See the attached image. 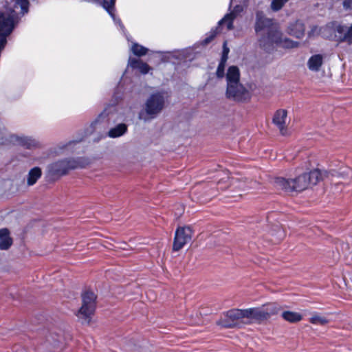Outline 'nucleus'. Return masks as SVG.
I'll list each match as a JSON object with an SVG mask.
<instances>
[{
	"label": "nucleus",
	"mask_w": 352,
	"mask_h": 352,
	"mask_svg": "<svg viewBox=\"0 0 352 352\" xmlns=\"http://www.w3.org/2000/svg\"><path fill=\"white\" fill-rule=\"evenodd\" d=\"M79 166L78 162L73 159L60 160L50 164L47 166V173L52 176L60 177Z\"/></svg>",
	"instance_id": "5"
},
{
	"label": "nucleus",
	"mask_w": 352,
	"mask_h": 352,
	"mask_svg": "<svg viewBox=\"0 0 352 352\" xmlns=\"http://www.w3.org/2000/svg\"><path fill=\"white\" fill-rule=\"evenodd\" d=\"M324 63V56L322 54H317L312 55L307 60V66L308 69L314 72H319Z\"/></svg>",
	"instance_id": "14"
},
{
	"label": "nucleus",
	"mask_w": 352,
	"mask_h": 352,
	"mask_svg": "<svg viewBox=\"0 0 352 352\" xmlns=\"http://www.w3.org/2000/svg\"><path fill=\"white\" fill-rule=\"evenodd\" d=\"M192 236V230L188 226L178 228L175 234L173 250L179 251L189 243Z\"/></svg>",
	"instance_id": "8"
},
{
	"label": "nucleus",
	"mask_w": 352,
	"mask_h": 352,
	"mask_svg": "<svg viewBox=\"0 0 352 352\" xmlns=\"http://www.w3.org/2000/svg\"><path fill=\"white\" fill-rule=\"evenodd\" d=\"M325 175V172H323L318 168L310 170L309 173H307V180L309 185H316L323 179Z\"/></svg>",
	"instance_id": "18"
},
{
	"label": "nucleus",
	"mask_w": 352,
	"mask_h": 352,
	"mask_svg": "<svg viewBox=\"0 0 352 352\" xmlns=\"http://www.w3.org/2000/svg\"><path fill=\"white\" fill-rule=\"evenodd\" d=\"M288 0H273L271 4L272 9L274 11L279 10Z\"/></svg>",
	"instance_id": "27"
},
{
	"label": "nucleus",
	"mask_w": 352,
	"mask_h": 352,
	"mask_svg": "<svg viewBox=\"0 0 352 352\" xmlns=\"http://www.w3.org/2000/svg\"><path fill=\"white\" fill-rule=\"evenodd\" d=\"M309 320L311 324L316 325H325L329 322V320L326 317L322 316L316 313L313 314Z\"/></svg>",
	"instance_id": "25"
},
{
	"label": "nucleus",
	"mask_w": 352,
	"mask_h": 352,
	"mask_svg": "<svg viewBox=\"0 0 352 352\" xmlns=\"http://www.w3.org/2000/svg\"><path fill=\"white\" fill-rule=\"evenodd\" d=\"M132 52L138 56H142L146 54L148 52V49L141 45H139L137 43H133L131 48Z\"/></svg>",
	"instance_id": "26"
},
{
	"label": "nucleus",
	"mask_w": 352,
	"mask_h": 352,
	"mask_svg": "<svg viewBox=\"0 0 352 352\" xmlns=\"http://www.w3.org/2000/svg\"><path fill=\"white\" fill-rule=\"evenodd\" d=\"M126 130H127V127H126V124H119L114 128H112L111 129L109 130V131L108 133V135L110 138H118V137L122 135L124 133H125Z\"/></svg>",
	"instance_id": "23"
},
{
	"label": "nucleus",
	"mask_w": 352,
	"mask_h": 352,
	"mask_svg": "<svg viewBox=\"0 0 352 352\" xmlns=\"http://www.w3.org/2000/svg\"><path fill=\"white\" fill-rule=\"evenodd\" d=\"M116 20L113 21L116 24H118L120 27L121 30L124 32L125 30V28H124L123 24L122 23L121 20L120 19L116 18Z\"/></svg>",
	"instance_id": "32"
},
{
	"label": "nucleus",
	"mask_w": 352,
	"mask_h": 352,
	"mask_svg": "<svg viewBox=\"0 0 352 352\" xmlns=\"http://www.w3.org/2000/svg\"><path fill=\"white\" fill-rule=\"evenodd\" d=\"M115 3L116 0H103L102 2V6L104 9L109 13V14L111 16L113 21H116L115 16Z\"/></svg>",
	"instance_id": "24"
},
{
	"label": "nucleus",
	"mask_w": 352,
	"mask_h": 352,
	"mask_svg": "<svg viewBox=\"0 0 352 352\" xmlns=\"http://www.w3.org/2000/svg\"><path fill=\"white\" fill-rule=\"evenodd\" d=\"M243 11V7L241 6H236L234 10L227 14L219 22V27L221 25H226L227 30H230L233 28V21L236 16Z\"/></svg>",
	"instance_id": "13"
},
{
	"label": "nucleus",
	"mask_w": 352,
	"mask_h": 352,
	"mask_svg": "<svg viewBox=\"0 0 352 352\" xmlns=\"http://www.w3.org/2000/svg\"><path fill=\"white\" fill-rule=\"evenodd\" d=\"M228 58V54H224L222 53V56H221L220 63H221L222 65H226Z\"/></svg>",
	"instance_id": "34"
},
{
	"label": "nucleus",
	"mask_w": 352,
	"mask_h": 352,
	"mask_svg": "<svg viewBox=\"0 0 352 352\" xmlns=\"http://www.w3.org/2000/svg\"><path fill=\"white\" fill-rule=\"evenodd\" d=\"M259 45L266 51H270L275 47H279L285 49H293L299 47V42L292 41V39L283 36V33L275 30L271 31L270 36L259 39Z\"/></svg>",
	"instance_id": "1"
},
{
	"label": "nucleus",
	"mask_w": 352,
	"mask_h": 352,
	"mask_svg": "<svg viewBox=\"0 0 352 352\" xmlns=\"http://www.w3.org/2000/svg\"><path fill=\"white\" fill-rule=\"evenodd\" d=\"M6 142L13 144L19 145L26 148H34L38 147L40 143L31 138L28 137H18L16 135H10L9 139H6Z\"/></svg>",
	"instance_id": "11"
},
{
	"label": "nucleus",
	"mask_w": 352,
	"mask_h": 352,
	"mask_svg": "<svg viewBox=\"0 0 352 352\" xmlns=\"http://www.w3.org/2000/svg\"><path fill=\"white\" fill-rule=\"evenodd\" d=\"M228 319L231 320L232 323H226L222 320L219 322V324L224 327H234L236 326H239L242 322V316L241 311L240 309H233L232 310L228 311L226 313V316Z\"/></svg>",
	"instance_id": "12"
},
{
	"label": "nucleus",
	"mask_w": 352,
	"mask_h": 352,
	"mask_svg": "<svg viewBox=\"0 0 352 352\" xmlns=\"http://www.w3.org/2000/svg\"><path fill=\"white\" fill-rule=\"evenodd\" d=\"M305 25L302 22L296 21L287 28V33L297 38H302L305 35Z\"/></svg>",
	"instance_id": "15"
},
{
	"label": "nucleus",
	"mask_w": 352,
	"mask_h": 352,
	"mask_svg": "<svg viewBox=\"0 0 352 352\" xmlns=\"http://www.w3.org/2000/svg\"><path fill=\"white\" fill-rule=\"evenodd\" d=\"M254 309V321L262 322L269 319L272 316L279 313L282 307L276 302L267 303Z\"/></svg>",
	"instance_id": "7"
},
{
	"label": "nucleus",
	"mask_w": 352,
	"mask_h": 352,
	"mask_svg": "<svg viewBox=\"0 0 352 352\" xmlns=\"http://www.w3.org/2000/svg\"><path fill=\"white\" fill-rule=\"evenodd\" d=\"M297 172L298 176L294 179H287L283 177L276 178L275 180L276 187L287 192H300L307 189L309 186L307 180V173H300L298 169Z\"/></svg>",
	"instance_id": "3"
},
{
	"label": "nucleus",
	"mask_w": 352,
	"mask_h": 352,
	"mask_svg": "<svg viewBox=\"0 0 352 352\" xmlns=\"http://www.w3.org/2000/svg\"><path fill=\"white\" fill-rule=\"evenodd\" d=\"M320 32V30L317 26H313L310 31H309L307 36L309 38H312L313 37L318 35Z\"/></svg>",
	"instance_id": "28"
},
{
	"label": "nucleus",
	"mask_w": 352,
	"mask_h": 352,
	"mask_svg": "<svg viewBox=\"0 0 352 352\" xmlns=\"http://www.w3.org/2000/svg\"><path fill=\"white\" fill-rule=\"evenodd\" d=\"M229 52H230V50H229V48L227 47V43H226V41H225V42L223 43V52H222V53H223V54H228V55Z\"/></svg>",
	"instance_id": "33"
},
{
	"label": "nucleus",
	"mask_w": 352,
	"mask_h": 352,
	"mask_svg": "<svg viewBox=\"0 0 352 352\" xmlns=\"http://www.w3.org/2000/svg\"><path fill=\"white\" fill-rule=\"evenodd\" d=\"M226 96L236 102L248 100L251 96L250 91L240 82L227 86Z\"/></svg>",
	"instance_id": "6"
},
{
	"label": "nucleus",
	"mask_w": 352,
	"mask_h": 352,
	"mask_svg": "<svg viewBox=\"0 0 352 352\" xmlns=\"http://www.w3.org/2000/svg\"><path fill=\"white\" fill-rule=\"evenodd\" d=\"M12 244V239L10 236V232L7 228L0 230V250H6Z\"/></svg>",
	"instance_id": "17"
},
{
	"label": "nucleus",
	"mask_w": 352,
	"mask_h": 352,
	"mask_svg": "<svg viewBox=\"0 0 352 352\" xmlns=\"http://www.w3.org/2000/svg\"><path fill=\"white\" fill-rule=\"evenodd\" d=\"M41 175L42 170L41 168L35 166L31 168L27 175V184L30 186H33L41 178Z\"/></svg>",
	"instance_id": "19"
},
{
	"label": "nucleus",
	"mask_w": 352,
	"mask_h": 352,
	"mask_svg": "<svg viewBox=\"0 0 352 352\" xmlns=\"http://www.w3.org/2000/svg\"><path fill=\"white\" fill-rule=\"evenodd\" d=\"M225 67H226V65H222L221 63H219V65H218V67H217V69L216 72V75H217V78H222L224 76Z\"/></svg>",
	"instance_id": "29"
},
{
	"label": "nucleus",
	"mask_w": 352,
	"mask_h": 352,
	"mask_svg": "<svg viewBox=\"0 0 352 352\" xmlns=\"http://www.w3.org/2000/svg\"><path fill=\"white\" fill-rule=\"evenodd\" d=\"M243 324H251L254 321V309H241Z\"/></svg>",
	"instance_id": "22"
},
{
	"label": "nucleus",
	"mask_w": 352,
	"mask_h": 352,
	"mask_svg": "<svg viewBox=\"0 0 352 352\" xmlns=\"http://www.w3.org/2000/svg\"><path fill=\"white\" fill-rule=\"evenodd\" d=\"M348 42H349V43H352V38H349V40H348Z\"/></svg>",
	"instance_id": "35"
},
{
	"label": "nucleus",
	"mask_w": 352,
	"mask_h": 352,
	"mask_svg": "<svg viewBox=\"0 0 352 352\" xmlns=\"http://www.w3.org/2000/svg\"><path fill=\"white\" fill-rule=\"evenodd\" d=\"M91 1H96V2L97 1L98 2V0H91Z\"/></svg>",
	"instance_id": "36"
},
{
	"label": "nucleus",
	"mask_w": 352,
	"mask_h": 352,
	"mask_svg": "<svg viewBox=\"0 0 352 352\" xmlns=\"http://www.w3.org/2000/svg\"><path fill=\"white\" fill-rule=\"evenodd\" d=\"M278 30L273 25L272 21L266 18L262 12H257L256 14L255 31L257 34L262 32H266L267 35L261 38H268L270 36L271 31Z\"/></svg>",
	"instance_id": "9"
},
{
	"label": "nucleus",
	"mask_w": 352,
	"mask_h": 352,
	"mask_svg": "<svg viewBox=\"0 0 352 352\" xmlns=\"http://www.w3.org/2000/svg\"><path fill=\"white\" fill-rule=\"evenodd\" d=\"M273 124L278 129L280 133L285 135L287 133V112L285 109L277 110L272 119Z\"/></svg>",
	"instance_id": "10"
},
{
	"label": "nucleus",
	"mask_w": 352,
	"mask_h": 352,
	"mask_svg": "<svg viewBox=\"0 0 352 352\" xmlns=\"http://www.w3.org/2000/svg\"><path fill=\"white\" fill-rule=\"evenodd\" d=\"M343 6L346 9L352 8V0H344L343 1Z\"/></svg>",
	"instance_id": "31"
},
{
	"label": "nucleus",
	"mask_w": 352,
	"mask_h": 352,
	"mask_svg": "<svg viewBox=\"0 0 352 352\" xmlns=\"http://www.w3.org/2000/svg\"><path fill=\"white\" fill-rule=\"evenodd\" d=\"M227 86L240 82V71L236 66H230L227 72L226 76Z\"/></svg>",
	"instance_id": "16"
},
{
	"label": "nucleus",
	"mask_w": 352,
	"mask_h": 352,
	"mask_svg": "<svg viewBox=\"0 0 352 352\" xmlns=\"http://www.w3.org/2000/svg\"><path fill=\"white\" fill-rule=\"evenodd\" d=\"M165 103L164 94L157 92L151 94L145 103V108L139 113V119L147 121L155 118L163 109Z\"/></svg>",
	"instance_id": "2"
},
{
	"label": "nucleus",
	"mask_w": 352,
	"mask_h": 352,
	"mask_svg": "<svg viewBox=\"0 0 352 352\" xmlns=\"http://www.w3.org/2000/svg\"><path fill=\"white\" fill-rule=\"evenodd\" d=\"M96 296L93 292L86 291L82 294V306L76 314L82 323H89L96 308Z\"/></svg>",
	"instance_id": "4"
},
{
	"label": "nucleus",
	"mask_w": 352,
	"mask_h": 352,
	"mask_svg": "<svg viewBox=\"0 0 352 352\" xmlns=\"http://www.w3.org/2000/svg\"><path fill=\"white\" fill-rule=\"evenodd\" d=\"M129 65L133 69H139V71L144 74H147L151 69L148 64L136 58H129Z\"/></svg>",
	"instance_id": "20"
},
{
	"label": "nucleus",
	"mask_w": 352,
	"mask_h": 352,
	"mask_svg": "<svg viewBox=\"0 0 352 352\" xmlns=\"http://www.w3.org/2000/svg\"><path fill=\"white\" fill-rule=\"evenodd\" d=\"M282 317L285 320L292 323L298 322L302 319V316L300 313L291 311H283Z\"/></svg>",
	"instance_id": "21"
},
{
	"label": "nucleus",
	"mask_w": 352,
	"mask_h": 352,
	"mask_svg": "<svg viewBox=\"0 0 352 352\" xmlns=\"http://www.w3.org/2000/svg\"><path fill=\"white\" fill-rule=\"evenodd\" d=\"M218 29L219 27H217L215 30H211L210 36L205 39L206 43L210 42L213 39V38L218 34Z\"/></svg>",
	"instance_id": "30"
}]
</instances>
